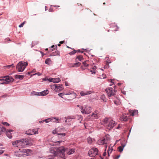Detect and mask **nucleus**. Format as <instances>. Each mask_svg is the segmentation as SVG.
<instances>
[{"mask_svg":"<svg viewBox=\"0 0 159 159\" xmlns=\"http://www.w3.org/2000/svg\"><path fill=\"white\" fill-rule=\"evenodd\" d=\"M94 140V139H93L92 138L89 137H88L87 139V142L89 143H91Z\"/></svg>","mask_w":159,"mask_h":159,"instance_id":"5701e85b","label":"nucleus"},{"mask_svg":"<svg viewBox=\"0 0 159 159\" xmlns=\"http://www.w3.org/2000/svg\"><path fill=\"white\" fill-rule=\"evenodd\" d=\"M121 146H119L118 148L119 151L120 152H121L123 151L124 148L126 145V143L125 142H121Z\"/></svg>","mask_w":159,"mask_h":159,"instance_id":"ddd939ff","label":"nucleus"},{"mask_svg":"<svg viewBox=\"0 0 159 159\" xmlns=\"http://www.w3.org/2000/svg\"><path fill=\"white\" fill-rule=\"evenodd\" d=\"M78 116L80 118V119H82V117L80 115Z\"/></svg>","mask_w":159,"mask_h":159,"instance_id":"6e6d98bb","label":"nucleus"},{"mask_svg":"<svg viewBox=\"0 0 159 159\" xmlns=\"http://www.w3.org/2000/svg\"><path fill=\"white\" fill-rule=\"evenodd\" d=\"M52 89L56 92H59L62 90V87L60 84H53L51 86Z\"/></svg>","mask_w":159,"mask_h":159,"instance_id":"1a4fd4ad","label":"nucleus"},{"mask_svg":"<svg viewBox=\"0 0 159 159\" xmlns=\"http://www.w3.org/2000/svg\"><path fill=\"white\" fill-rule=\"evenodd\" d=\"M44 121L46 122V123L51 122V118L45 119L44 120Z\"/></svg>","mask_w":159,"mask_h":159,"instance_id":"72a5a7b5","label":"nucleus"},{"mask_svg":"<svg viewBox=\"0 0 159 159\" xmlns=\"http://www.w3.org/2000/svg\"><path fill=\"white\" fill-rule=\"evenodd\" d=\"M13 132V130L12 129H9L6 131V134L7 136L9 138L12 137L11 132Z\"/></svg>","mask_w":159,"mask_h":159,"instance_id":"2eb2a0df","label":"nucleus"},{"mask_svg":"<svg viewBox=\"0 0 159 159\" xmlns=\"http://www.w3.org/2000/svg\"><path fill=\"white\" fill-rule=\"evenodd\" d=\"M36 72V70L35 69L32 72Z\"/></svg>","mask_w":159,"mask_h":159,"instance_id":"e2e57ef3","label":"nucleus"},{"mask_svg":"<svg viewBox=\"0 0 159 159\" xmlns=\"http://www.w3.org/2000/svg\"><path fill=\"white\" fill-rule=\"evenodd\" d=\"M91 93V91H88L86 92L82 91L80 93L81 96H84L86 95L90 94Z\"/></svg>","mask_w":159,"mask_h":159,"instance_id":"aec40b11","label":"nucleus"},{"mask_svg":"<svg viewBox=\"0 0 159 159\" xmlns=\"http://www.w3.org/2000/svg\"><path fill=\"white\" fill-rule=\"evenodd\" d=\"M96 69V67L94 66V67H93V70H95Z\"/></svg>","mask_w":159,"mask_h":159,"instance_id":"774afa93","label":"nucleus"},{"mask_svg":"<svg viewBox=\"0 0 159 159\" xmlns=\"http://www.w3.org/2000/svg\"><path fill=\"white\" fill-rule=\"evenodd\" d=\"M3 152V151L2 150H0V154H2Z\"/></svg>","mask_w":159,"mask_h":159,"instance_id":"603ef678","label":"nucleus"},{"mask_svg":"<svg viewBox=\"0 0 159 159\" xmlns=\"http://www.w3.org/2000/svg\"><path fill=\"white\" fill-rule=\"evenodd\" d=\"M59 52L58 51H55L54 52H52L51 55V56H56V55H59Z\"/></svg>","mask_w":159,"mask_h":159,"instance_id":"b1692460","label":"nucleus"},{"mask_svg":"<svg viewBox=\"0 0 159 159\" xmlns=\"http://www.w3.org/2000/svg\"><path fill=\"white\" fill-rule=\"evenodd\" d=\"M40 159H53V158H46L45 157H43L40 158Z\"/></svg>","mask_w":159,"mask_h":159,"instance_id":"de8ad7c7","label":"nucleus"},{"mask_svg":"<svg viewBox=\"0 0 159 159\" xmlns=\"http://www.w3.org/2000/svg\"><path fill=\"white\" fill-rule=\"evenodd\" d=\"M27 65L28 63L26 62H20L17 65L16 69L19 72H22Z\"/></svg>","mask_w":159,"mask_h":159,"instance_id":"20e7f679","label":"nucleus"},{"mask_svg":"<svg viewBox=\"0 0 159 159\" xmlns=\"http://www.w3.org/2000/svg\"><path fill=\"white\" fill-rule=\"evenodd\" d=\"M112 150H113V149L112 148H110H110L108 149V150H107V153H108V155L109 156L110 154L111 153V152L112 151Z\"/></svg>","mask_w":159,"mask_h":159,"instance_id":"c756f323","label":"nucleus"},{"mask_svg":"<svg viewBox=\"0 0 159 159\" xmlns=\"http://www.w3.org/2000/svg\"><path fill=\"white\" fill-rule=\"evenodd\" d=\"M114 102L115 104L116 105H118L119 104V101L118 100H114Z\"/></svg>","mask_w":159,"mask_h":159,"instance_id":"e433bc0d","label":"nucleus"},{"mask_svg":"<svg viewBox=\"0 0 159 159\" xmlns=\"http://www.w3.org/2000/svg\"><path fill=\"white\" fill-rule=\"evenodd\" d=\"M72 65H73V64H68V66L69 67H74V66H71Z\"/></svg>","mask_w":159,"mask_h":159,"instance_id":"09e8293b","label":"nucleus"},{"mask_svg":"<svg viewBox=\"0 0 159 159\" xmlns=\"http://www.w3.org/2000/svg\"><path fill=\"white\" fill-rule=\"evenodd\" d=\"M91 72H92V74H95V72L94 71H93L92 70H91Z\"/></svg>","mask_w":159,"mask_h":159,"instance_id":"13d9d810","label":"nucleus"},{"mask_svg":"<svg viewBox=\"0 0 159 159\" xmlns=\"http://www.w3.org/2000/svg\"><path fill=\"white\" fill-rule=\"evenodd\" d=\"M78 59V60L80 61H81L83 59V57L82 56L80 55L77 56L75 59V61H77V60Z\"/></svg>","mask_w":159,"mask_h":159,"instance_id":"a878e982","label":"nucleus"},{"mask_svg":"<svg viewBox=\"0 0 159 159\" xmlns=\"http://www.w3.org/2000/svg\"><path fill=\"white\" fill-rule=\"evenodd\" d=\"M26 143V145H30L32 143L31 140L30 139H22L21 140L18 141V143L17 147L19 148H23L25 147V145L23 144Z\"/></svg>","mask_w":159,"mask_h":159,"instance_id":"7ed1b4c3","label":"nucleus"},{"mask_svg":"<svg viewBox=\"0 0 159 159\" xmlns=\"http://www.w3.org/2000/svg\"><path fill=\"white\" fill-rule=\"evenodd\" d=\"M110 139V136L109 135H106L102 139H99L98 142L99 145H102L108 143Z\"/></svg>","mask_w":159,"mask_h":159,"instance_id":"39448f33","label":"nucleus"},{"mask_svg":"<svg viewBox=\"0 0 159 159\" xmlns=\"http://www.w3.org/2000/svg\"><path fill=\"white\" fill-rule=\"evenodd\" d=\"M106 152H104L103 153V155L104 156H106Z\"/></svg>","mask_w":159,"mask_h":159,"instance_id":"bf43d9fd","label":"nucleus"},{"mask_svg":"<svg viewBox=\"0 0 159 159\" xmlns=\"http://www.w3.org/2000/svg\"><path fill=\"white\" fill-rule=\"evenodd\" d=\"M98 153L97 148H93L91 149L89 151L88 154L91 157H93L97 155Z\"/></svg>","mask_w":159,"mask_h":159,"instance_id":"0eeeda50","label":"nucleus"},{"mask_svg":"<svg viewBox=\"0 0 159 159\" xmlns=\"http://www.w3.org/2000/svg\"><path fill=\"white\" fill-rule=\"evenodd\" d=\"M1 78H2L3 79L4 84H9L13 82L14 80V79L12 77L8 76L1 77Z\"/></svg>","mask_w":159,"mask_h":159,"instance_id":"423d86ee","label":"nucleus"},{"mask_svg":"<svg viewBox=\"0 0 159 159\" xmlns=\"http://www.w3.org/2000/svg\"><path fill=\"white\" fill-rule=\"evenodd\" d=\"M48 93V90H45L42 92H39L40 96H44L47 95Z\"/></svg>","mask_w":159,"mask_h":159,"instance_id":"6ab92c4d","label":"nucleus"},{"mask_svg":"<svg viewBox=\"0 0 159 159\" xmlns=\"http://www.w3.org/2000/svg\"><path fill=\"white\" fill-rule=\"evenodd\" d=\"M105 90L109 97L114 96L115 95V92L112 88H109Z\"/></svg>","mask_w":159,"mask_h":159,"instance_id":"9d476101","label":"nucleus"},{"mask_svg":"<svg viewBox=\"0 0 159 159\" xmlns=\"http://www.w3.org/2000/svg\"><path fill=\"white\" fill-rule=\"evenodd\" d=\"M18 141L19 140H17L15 141L12 142V145L14 146H16L17 147V145H18Z\"/></svg>","mask_w":159,"mask_h":159,"instance_id":"473e14b6","label":"nucleus"},{"mask_svg":"<svg viewBox=\"0 0 159 159\" xmlns=\"http://www.w3.org/2000/svg\"><path fill=\"white\" fill-rule=\"evenodd\" d=\"M109 66H107V65H105L104 66V68H108L109 67Z\"/></svg>","mask_w":159,"mask_h":159,"instance_id":"3c124183","label":"nucleus"},{"mask_svg":"<svg viewBox=\"0 0 159 159\" xmlns=\"http://www.w3.org/2000/svg\"><path fill=\"white\" fill-rule=\"evenodd\" d=\"M128 119V118L125 115H123L120 118V119L121 120L125 121H127Z\"/></svg>","mask_w":159,"mask_h":159,"instance_id":"f3484780","label":"nucleus"},{"mask_svg":"<svg viewBox=\"0 0 159 159\" xmlns=\"http://www.w3.org/2000/svg\"><path fill=\"white\" fill-rule=\"evenodd\" d=\"M101 99L102 100L103 102H106V98L105 97V95H102L101 97Z\"/></svg>","mask_w":159,"mask_h":159,"instance_id":"cd10ccee","label":"nucleus"},{"mask_svg":"<svg viewBox=\"0 0 159 159\" xmlns=\"http://www.w3.org/2000/svg\"><path fill=\"white\" fill-rule=\"evenodd\" d=\"M41 53H42V56L43 57L44 55V54L43 52H41Z\"/></svg>","mask_w":159,"mask_h":159,"instance_id":"0e129e2a","label":"nucleus"},{"mask_svg":"<svg viewBox=\"0 0 159 159\" xmlns=\"http://www.w3.org/2000/svg\"><path fill=\"white\" fill-rule=\"evenodd\" d=\"M65 95H71V96L68 97L69 99H73L76 97V94L73 91H69L66 93H65Z\"/></svg>","mask_w":159,"mask_h":159,"instance_id":"f8f14e48","label":"nucleus"},{"mask_svg":"<svg viewBox=\"0 0 159 159\" xmlns=\"http://www.w3.org/2000/svg\"><path fill=\"white\" fill-rule=\"evenodd\" d=\"M83 64L84 65L85 67H87L89 66V65L86 63V61L83 62Z\"/></svg>","mask_w":159,"mask_h":159,"instance_id":"c03bdc74","label":"nucleus"},{"mask_svg":"<svg viewBox=\"0 0 159 159\" xmlns=\"http://www.w3.org/2000/svg\"><path fill=\"white\" fill-rule=\"evenodd\" d=\"M16 78L22 80L24 78V76L20 75H16Z\"/></svg>","mask_w":159,"mask_h":159,"instance_id":"2f4dec72","label":"nucleus"},{"mask_svg":"<svg viewBox=\"0 0 159 159\" xmlns=\"http://www.w3.org/2000/svg\"><path fill=\"white\" fill-rule=\"evenodd\" d=\"M65 84L66 86H68V83H67V82H65Z\"/></svg>","mask_w":159,"mask_h":159,"instance_id":"680f3d73","label":"nucleus"},{"mask_svg":"<svg viewBox=\"0 0 159 159\" xmlns=\"http://www.w3.org/2000/svg\"><path fill=\"white\" fill-rule=\"evenodd\" d=\"M91 110L92 108L90 107H82L81 112L82 113L88 114L91 112Z\"/></svg>","mask_w":159,"mask_h":159,"instance_id":"6e6552de","label":"nucleus"},{"mask_svg":"<svg viewBox=\"0 0 159 159\" xmlns=\"http://www.w3.org/2000/svg\"><path fill=\"white\" fill-rule=\"evenodd\" d=\"M113 26H115L116 27V29H114V30H115V31L117 30L118 29L119 27H118L115 24H114L113 25Z\"/></svg>","mask_w":159,"mask_h":159,"instance_id":"49530a36","label":"nucleus"},{"mask_svg":"<svg viewBox=\"0 0 159 159\" xmlns=\"http://www.w3.org/2000/svg\"><path fill=\"white\" fill-rule=\"evenodd\" d=\"M75 117L74 116H69L65 117V122L68 123H70L72 119H75Z\"/></svg>","mask_w":159,"mask_h":159,"instance_id":"4468645a","label":"nucleus"},{"mask_svg":"<svg viewBox=\"0 0 159 159\" xmlns=\"http://www.w3.org/2000/svg\"><path fill=\"white\" fill-rule=\"evenodd\" d=\"M4 84L3 79H2V78H1V77H0V84Z\"/></svg>","mask_w":159,"mask_h":159,"instance_id":"ea45409f","label":"nucleus"},{"mask_svg":"<svg viewBox=\"0 0 159 159\" xmlns=\"http://www.w3.org/2000/svg\"><path fill=\"white\" fill-rule=\"evenodd\" d=\"M75 148L71 149L69 151L66 150V152L68 155H70L73 154L75 151ZM66 150L62 146L59 148L57 149V151L55 152L54 154L55 156H58L61 158H63L65 157L64 152Z\"/></svg>","mask_w":159,"mask_h":159,"instance_id":"f257e3e1","label":"nucleus"},{"mask_svg":"<svg viewBox=\"0 0 159 159\" xmlns=\"http://www.w3.org/2000/svg\"><path fill=\"white\" fill-rule=\"evenodd\" d=\"M54 7H60L59 6H53Z\"/></svg>","mask_w":159,"mask_h":159,"instance_id":"69168bd1","label":"nucleus"},{"mask_svg":"<svg viewBox=\"0 0 159 159\" xmlns=\"http://www.w3.org/2000/svg\"><path fill=\"white\" fill-rule=\"evenodd\" d=\"M60 121V119L57 118L56 117H53L51 118V122L56 123H59Z\"/></svg>","mask_w":159,"mask_h":159,"instance_id":"a211bd4d","label":"nucleus"},{"mask_svg":"<svg viewBox=\"0 0 159 159\" xmlns=\"http://www.w3.org/2000/svg\"><path fill=\"white\" fill-rule=\"evenodd\" d=\"M51 62V59L50 58H48L46 60L45 62L46 64L49 65L50 64Z\"/></svg>","mask_w":159,"mask_h":159,"instance_id":"c85d7f7f","label":"nucleus"},{"mask_svg":"<svg viewBox=\"0 0 159 159\" xmlns=\"http://www.w3.org/2000/svg\"><path fill=\"white\" fill-rule=\"evenodd\" d=\"M80 65L81 63L80 62H78L73 64V65H72L71 66H74V67H77L79 66Z\"/></svg>","mask_w":159,"mask_h":159,"instance_id":"393cba45","label":"nucleus"},{"mask_svg":"<svg viewBox=\"0 0 159 159\" xmlns=\"http://www.w3.org/2000/svg\"><path fill=\"white\" fill-rule=\"evenodd\" d=\"M58 95L59 96L61 97V98H65V93H59Z\"/></svg>","mask_w":159,"mask_h":159,"instance_id":"7c9ffc66","label":"nucleus"},{"mask_svg":"<svg viewBox=\"0 0 159 159\" xmlns=\"http://www.w3.org/2000/svg\"><path fill=\"white\" fill-rule=\"evenodd\" d=\"M14 66L13 64H12L10 65L6 66L5 67H7V68H9L10 67H13Z\"/></svg>","mask_w":159,"mask_h":159,"instance_id":"79ce46f5","label":"nucleus"},{"mask_svg":"<svg viewBox=\"0 0 159 159\" xmlns=\"http://www.w3.org/2000/svg\"><path fill=\"white\" fill-rule=\"evenodd\" d=\"M111 63V61H110V60L108 59L106 61V65L107 66L109 65V64Z\"/></svg>","mask_w":159,"mask_h":159,"instance_id":"c9c22d12","label":"nucleus"},{"mask_svg":"<svg viewBox=\"0 0 159 159\" xmlns=\"http://www.w3.org/2000/svg\"><path fill=\"white\" fill-rule=\"evenodd\" d=\"M52 80H53V81H52V82L54 83H58L61 81V80L59 78H53Z\"/></svg>","mask_w":159,"mask_h":159,"instance_id":"4be33fe9","label":"nucleus"},{"mask_svg":"<svg viewBox=\"0 0 159 159\" xmlns=\"http://www.w3.org/2000/svg\"><path fill=\"white\" fill-rule=\"evenodd\" d=\"M54 45H53L51 47V48H54Z\"/></svg>","mask_w":159,"mask_h":159,"instance_id":"338daca9","label":"nucleus"},{"mask_svg":"<svg viewBox=\"0 0 159 159\" xmlns=\"http://www.w3.org/2000/svg\"><path fill=\"white\" fill-rule=\"evenodd\" d=\"M52 79H53V78H51V79H48V80L49 81V82H52V81L53 80H52Z\"/></svg>","mask_w":159,"mask_h":159,"instance_id":"8fccbe9b","label":"nucleus"},{"mask_svg":"<svg viewBox=\"0 0 159 159\" xmlns=\"http://www.w3.org/2000/svg\"><path fill=\"white\" fill-rule=\"evenodd\" d=\"M120 155H118L116 157V159H118V158L120 157Z\"/></svg>","mask_w":159,"mask_h":159,"instance_id":"5fc2aeb1","label":"nucleus"},{"mask_svg":"<svg viewBox=\"0 0 159 159\" xmlns=\"http://www.w3.org/2000/svg\"><path fill=\"white\" fill-rule=\"evenodd\" d=\"M6 131V129L4 127L0 125V135H1L3 132H4Z\"/></svg>","mask_w":159,"mask_h":159,"instance_id":"412c9836","label":"nucleus"},{"mask_svg":"<svg viewBox=\"0 0 159 159\" xmlns=\"http://www.w3.org/2000/svg\"><path fill=\"white\" fill-rule=\"evenodd\" d=\"M2 124L3 125H6V126H9V124L7 123V122H2Z\"/></svg>","mask_w":159,"mask_h":159,"instance_id":"58836bf2","label":"nucleus"},{"mask_svg":"<svg viewBox=\"0 0 159 159\" xmlns=\"http://www.w3.org/2000/svg\"><path fill=\"white\" fill-rule=\"evenodd\" d=\"M92 116H93L95 119H98L99 117V114L98 111H95L93 113Z\"/></svg>","mask_w":159,"mask_h":159,"instance_id":"dca6fc26","label":"nucleus"},{"mask_svg":"<svg viewBox=\"0 0 159 159\" xmlns=\"http://www.w3.org/2000/svg\"><path fill=\"white\" fill-rule=\"evenodd\" d=\"M57 134L60 136H65L66 135V134L64 133L61 134Z\"/></svg>","mask_w":159,"mask_h":159,"instance_id":"37998d69","label":"nucleus"},{"mask_svg":"<svg viewBox=\"0 0 159 159\" xmlns=\"http://www.w3.org/2000/svg\"><path fill=\"white\" fill-rule=\"evenodd\" d=\"M137 111H133L131 113V115L132 116H134L135 115V113H136Z\"/></svg>","mask_w":159,"mask_h":159,"instance_id":"a18cd8bd","label":"nucleus"},{"mask_svg":"<svg viewBox=\"0 0 159 159\" xmlns=\"http://www.w3.org/2000/svg\"><path fill=\"white\" fill-rule=\"evenodd\" d=\"M58 128H57V129H55L54 130H53L52 131V133L53 134H57V132H58Z\"/></svg>","mask_w":159,"mask_h":159,"instance_id":"f704fd0d","label":"nucleus"},{"mask_svg":"<svg viewBox=\"0 0 159 159\" xmlns=\"http://www.w3.org/2000/svg\"><path fill=\"white\" fill-rule=\"evenodd\" d=\"M29 129L25 132V134L28 135H32L38 134V129Z\"/></svg>","mask_w":159,"mask_h":159,"instance_id":"9b49d317","label":"nucleus"},{"mask_svg":"<svg viewBox=\"0 0 159 159\" xmlns=\"http://www.w3.org/2000/svg\"><path fill=\"white\" fill-rule=\"evenodd\" d=\"M44 121H45L44 120H42V121H40L39 122V123H43V122H44Z\"/></svg>","mask_w":159,"mask_h":159,"instance_id":"052dcab7","label":"nucleus"},{"mask_svg":"<svg viewBox=\"0 0 159 159\" xmlns=\"http://www.w3.org/2000/svg\"><path fill=\"white\" fill-rule=\"evenodd\" d=\"M26 21H24L20 25H19V27L21 28L23 26V25L25 23Z\"/></svg>","mask_w":159,"mask_h":159,"instance_id":"a19ab883","label":"nucleus"},{"mask_svg":"<svg viewBox=\"0 0 159 159\" xmlns=\"http://www.w3.org/2000/svg\"><path fill=\"white\" fill-rule=\"evenodd\" d=\"M36 74H37V75H39H39H41V74H40V73H39V72L37 73H36V74H34V75H36Z\"/></svg>","mask_w":159,"mask_h":159,"instance_id":"864d4df0","label":"nucleus"},{"mask_svg":"<svg viewBox=\"0 0 159 159\" xmlns=\"http://www.w3.org/2000/svg\"><path fill=\"white\" fill-rule=\"evenodd\" d=\"M33 95L40 96L39 92H36L35 91H33L31 93V96Z\"/></svg>","mask_w":159,"mask_h":159,"instance_id":"bb28decb","label":"nucleus"},{"mask_svg":"<svg viewBox=\"0 0 159 159\" xmlns=\"http://www.w3.org/2000/svg\"><path fill=\"white\" fill-rule=\"evenodd\" d=\"M76 51L75 50H74L73 51H72L70 52L69 53V54L70 55H72L75 54L76 52Z\"/></svg>","mask_w":159,"mask_h":159,"instance_id":"4c0bfd02","label":"nucleus"},{"mask_svg":"<svg viewBox=\"0 0 159 159\" xmlns=\"http://www.w3.org/2000/svg\"><path fill=\"white\" fill-rule=\"evenodd\" d=\"M64 41H61L59 43L60 44H63L64 43Z\"/></svg>","mask_w":159,"mask_h":159,"instance_id":"4d7b16f0","label":"nucleus"},{"mask_svg":"<svg viewBox=\"0 0 159 159\" xmlns=\"http://www.w3.org/2000/svg\"><path fill=\"white\" fill-rule=\"evenodd\" d=\"M103 122L104 126L109 130L112 129L116 124L115 121L107 118L104 119Z\"/></svg>","mask_w":159,"mask_h":159,"instance_id":"f03ea898","label":"nucleus"}]
</instances>
